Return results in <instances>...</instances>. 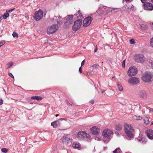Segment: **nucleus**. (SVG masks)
<instances>
[{
	"label": "nucleus",
	"instance_id": "10",
	"mask_svg": "<svg viewBox=\"0 0 153 153\" xmlns=\"http://www.w3.org/2000/svg\"><path fill=\"white\" fill-rule=\"evenodd\" d=\"M140 79L138 78L131 77L128 79V82L132 85H134L140 82Z\"/></svg>",
	"mask_w": 153,
	"mask_h": 153
},
{
	"label": "nucleus",
	"instance_id": "29",
	"mask_svg": "<svg viewBox=\"0 0 153 153\" xmlns=\"http://www.w3.org/2000/svg\"><path fill=\"white\" fill-rule=\"evenodd\" d=\"M8 150V149L5 148H2L1 149V151L4 153H7Z\"/></svg>",
	"mask_w": 153,
	"mask_h": 153
},
{
	"label": "nucleus",
	"instance_id": "5",
	"mask_svg": "<svg viewBox=\"0 0 153 153\" xmlns=\"http://www.w3.org/2000/svg\"><path fill=\"white\" fill-rule=\"evenodd\" d=\"M43 16V12L41 10L35 12L33 16L34 19L37 21L41 20Z\"/></svg>",
	"mask_w": 153,
	"mask_h": 153
},
{
	"label": "nucleus",
	"instance_id": "28",
	"mask_svg": "<svg viewBox=\"0 0 153 153\" xmlns=\"http://www.w3.org/2000/svg\"><path fill=\"white\" fill-rule=\"evenodd\" d=\"M12 35L13 37L15 38H18V34L16 32H13L12 34Z\"/></svg>",
	"mask_w": 153,
	"mask_h": 153
},
{
	"label": "nucleus",
	"instance_id": "35",
	"mask_svg": "<svg viewBox=\"0 0 153 153\" xmlns=\"http://www.w3.org/2000/svg\"><path fill=\"white\" fill-rule=\"evenodd\" d=\"M125 60H124L123 61L122 64V67L123 68H125Z\"/></svg>",
	"mask_w": 153,
	"mask_h": 153
},
{
	"label": "nucleus",
	"instance_id": "16",
	"mask_svg": "<svg viewBox=\"0 0 153 153\" xmlns=\"http://www.w3.org/2000/svg\"><path fill=\"white\" fill-rule=\"evenodd\" d=\"M53 19L56 20V22L57 24L60 25L62 24V20L61 19V17L59 16H54L53 18Z\"/></svg>",
	"mask_w": 153,
	"mask_h": 153
},
{
	"label": "nucleus",
	"instance_id": "24",
	"mask_svg": "<svg viewBox=\"0 0 153 153\" xmlns=\"http://www.w3.org/2000/svg\"><path fill=\"white\" fill-rule=\"evenodd\" d=\"M51 125L52 126L53 128H56L57 126V124L56 121H54L51 123Z\"/></svg>",
	"mask_w": 153,
	"mask_h": 153
},
{
	"label": "nucleus",
	"instance_id": "53",
	"mask_svg": "<svg viewBox=\"0 0 153 153\" xmlns=\"http://www.w3.org/2000/svg\"><path fill=\"white\" fill-rule=\"evenodd\" d=\"M59 115V114H56V117H58Z\"/></svg>",
	"mask_w": 153,
	"mask_h": 153
},
{
	"label": "nucleus",
	"instance_id": "19",
	"mask_svg": "<svg viewBox=\"0 0 153 153\" xmlns=\"http://www.w3.org/2000/svg\"><path fill=\"white\" fill-rule=\"evenodd\" d=\"M70 140V138L67 137H63L62 138V142L65 144L68 143V142Z\"/></svg>",
	"mask_w": 153,
	"mask_h": 153
},
{
	"label": "nucleus",
	"instance_id": "3",
	"mask_svg": "<svg viewBox=\"0 0 153 153\" xmlns=\"http://www.w3.org/2000/svg\"><path fill=\"white\" fill-rule=\"evenodd\" d=\"M137 72V69L135 67L133 66L129 68L127 73L129 76H132L136 75Z\"/></svg>",
	"mask_w": 153,
	"mask_h": 153
},
{
	"label": "nucleus",
	"instance_id": "25",
	"mask_svg": "<svg viewBox=\"0 0 153 153\" xmlns=\"http://www.w3.org/2000/svg\"><path fill=\"white\" fill-rule=\"evenodd\" d=\"M9 13L7 12L6 13H4V15L2 16V17L3 16V19H5L9 16Z\"/></svg>",
	"mask_w": 153,
	"mask_h": 153
},
{
	"label": "nucleus",
	"instance_id": "4",
	"mask_svg": "<svg viewBox=\"0 0 153 153\" xmlns=\"http://www.w3.org/2000/svg\"><path fill=\"white\" fill-rule=\"evenodd\" d=\"M135 62L140 63H143L145 61V58L142 54H138L135 55L134 57Z\"/></svg>",
	"mask_w": 153,
	"mask_h": 153
},
{
	"label": "nucleus",
	"instance_id": "39",
	"mask_svg": "<svg viewBox=\"0 0 153 153\" xmlns=\"http://www.w3.org/2000/svg\"><path fill=\"white\" fill-rule=\"evenodd\" d=\"M146 120H147V121H146L145 120V121L144 122L146 124H147L149 123V121H148V120L147 118L146 119Z\"/></svg>",
	"mask_w": 153,
	"mask_h": 153
},
{
	"label": "nucleus",
	"instance_id": "17",
	"mask_svg": "<svg viewBox=\"0 0 153 153\" xmlns=\"http://www.w3.org/2000/svg\"><path fill=\"white\" fill-rule=\"evenodd\" d=\"M73 147L74 148L80 149L81 147V145L80 144L77 142H74L73 144Z\"/></svg>",
	"mask_w": 153,
	"mask_h": 153
},
{
	"label": "nucleus",
	"instance_id": "48",
	"mask_svg": "<svg viewBox=\"0 0 153 153\" xmlns=\"http://www.w3.org/2000/svg\"><path fill=\"white\" fill-rule=\"evenodd\" d=\"M142 3L145 2L147 0H140Z\"/></svg>",
	"mask_w": 153,
	"mask_h": 153
},
{
	"label": "nucleus",
	"instance_id": "26",
	"mask_svg": "<svg viewBox=\"0 0 153 153\" xmlns=\"http://www.w3.org/2000/svg\"><path fill=\"white\" fill-rule=\"evenodd\" d=\"M117 87L119 91H122L123 90V88L122 86L119 84H117Z\"/></svg>",
	"mask_w": 153,
	"mask_h": 153
},
{
	"label": "nucleus",
	"instance_id": "18",
	"mask_svg": "<svg viewBox=\"0 0 153 153\" xmlns=\"http://www.w3.org/2000/svg\"><path fill=\"white\" fill-rule=\"evenodd\" d=\"M31 99L32 100L36 99L37 100H40L42 99V98L40 96H34L31 97Z\"/></svg>",
	"mask_w": 153,
	"mask_h": 153
},
{
	"label": "nucleus",
	"instance_id": "32",
	"mask_svg": "<svg viewBox=\"0 0 153 153\" xmlns=\"http://www.w3.org/2000/svg\"><path fill=\"white\" fill-rule=\"evenodd\" d=\"M129 41L130 44H134L135 43V42L133 39H131Z\"/></svg>",
	"mask_w": 153,
	"mask_h": 153
},
{
	"label": "nucleus",
	"instance_id": "51",
	"mask_svg": "<svg viewBox=\"0 0 153 153\" xmlns=\"http://www.w3.org/2000/svg\"><path fill=\"white\" fill-rule=\"evenodd\" d=\"M97 47H96V48H95V50H94V52H96L97 51Z\"/></svg>",
	"mask_w": 153,
	"mask_h": 153
},
{
	"label": "nucleus",
	"instance_id": "37",
	"mask_svg": "<svg viewBox=\"0 0 153 153\" xmlns=\"http://www.w3.org/2000/svg\"><path fill=\"white\" fill-rule=\"evenodd\" d=\"M98 66L99 65H98L94 64L91 66V68L92 67L93 68H97V67H98Z\"/></svg>",
	"mask_w": 153,
	"mask_h": 153
},
{
	"label": "nucleus",
	"instance_id": "44",
	"mask_svg": "<svg viewBox=\"0 0 153 153\" xmlns=\"http://www.w3.org/2000/svg\"><path fill=\"white\" fill-rule=\"evenodd\" d=\"M89 102L90 103L93 104L94 103V101L93 100H90Z\"/></svg>",
	"mask_w": 153,
	"mask_h": 153
},
{
	"label": "nucleus",
	"instance_id": "43",
	"mask_svg": "<svg viewBox=\"0 0 153 153\" xmlns=\"http://www.w3.org/2000/svg\"><path fill=\"white\" fill-rule=\"evenodd\" d=\"M143 139H143V138L141 140L142 141V143H145L147 142V140H146V141H145L144 140H143Z\"/></svg>",
	"mask_w": 153,
	"mask_h": 153
},
{
	"label": "nucleus",
	"instance_id": "33",
	"mask_svg": "<svg viewBox=\"0 0 153 153\" xmlns=\"http://www.w3.org/2000/svg\"><path fill=\"white\" fill-rule=\"evenodd\" d=\"M150 45L153 47V37L150 40Z\"/></svg>",
	"mask_w": 153,
	"mask_h": 153
},
{
	"label": "nucleus",
	"instance_id": "2",
	"mask_svg": "<svg viewBox=\"0 0 153 153\" xmlns=\"http://www.w3.org/2000/svg\"><path fill=\"white\" fill-rule=\"evenodd\" d=\"M112 133V131L110 129H106L104 130L102 134L103 140L106 143L108 142L111 139V135Z\"/></svg>",
	"mask_w": 153,
	"mask_h": 153
},
{
	"label": "nucleus",
	"instance_id": "23",
	"mask_svg": "<svg viewBox=\"0 0 153 153\" xmlns=\"http://www.w3.org/2000/svg\"><path fill=\"white\" fill-rule=\"evenodd\" d=\"M13 65V63L12 62H10L7 64L6 65V68L7 69L11 67Z\"/></svg>",
	"mask_w": 153,
	"mask_h": 153
},
{
	"label": "nucleus",
	"instance_id": "8",
	"mask_svg": "<svg viewBox=\"0 0 153 153\" xmlns=\"http://www.w3.org/2000/svg\"><path fill=\"white\" fill-rule=\"evenodd\" d=\"M73 16L69 15L66 19L65 21L64 22V26L66 27H69L70 25H71L73 22Z\"/></svg>",
	"mask_w": 153,
	"mask_h": 153
},
{
	"label": "nucleus",
	"instance_id": "40",
	"mask_svg": "<svg viewBox=\"0 0 153 153\" xmlns=\"http://www.w3.org/2000/svg\"><path fill=\"white\" fill-rule=\"evenodd\" d=\"M150 63L151 64L152 68H153V60L151 62H150Z\"/></svg>",
	"mask_w": 153,
	"mask_h": 153
},
{
	"label": "nucleus",
	"instance_id": "52",
	"mask_svg": "<svg viewBox=\"0 0 153 153\" xmlns=\"http://www.w3.org/2000/svg\"><path fill=\"white\" fill-rule=\"evenodd\" d=\"M151 25L152 29H153V22H152V23H151Z\"/></svg>",
	"mask_w": 153,
	"mask_h": 153
},
{
	"label": "nucleus",
	"instance_id": "46",
	"mask_svg": "<svg viewBox=\"0 0 153 153\" xmlns=\"http://www.w3.org/2000/svg\"><path fill=\"white\" fill-rule=\"evenodd\" d=\"M2 15L1 14H0V22L1 21L2 19Z\"/></svg>",
	"mask_w": 153,
	"mask_h": 153
},
{
	"label": "nucleus",
	"instance_id": "11",
	"mask_svg": "<svg viewBox=\"0 0 153 153\" xmlns=\"http://www.w3.org/2000/svg\"><path fill=\"white\" fill-rule=\"evenodd\" d=\"M92 19V18L90 16L88 17L85 18L83 21V26L84 27H86L90 25Z\"/></svg>",
	"mask_w": 153,
	"mask_h": 153
},
{
	"label": "nucleus",
	"instance_id": "47",
	"mask_svg": "<svg viewBox=\"0 0 153 153\" xmlns=\"http://www.w3.org/2000/svg\"><path fill=\"white\" fill-rule=\"evenodd\" d=\"M60 120H65V121H67V119H65L63 118H61Z\"/></svg>",
	"mask_w": 153,
	"mask_h": 153
},
{
	"label": "nucleus",
	"instance_id": "30",
	"mask_svg": "<svg viewBox=\"0 0 153 153\" xmlns=\"http://www.w3.org/2000/svg\"><path fill=\"white\" fill-rule=\"evenodd\" d=\"M120 151V150L119 148H117L113 151V153H119Z\"/></svg>",
	"mask_w": 153,
	"mask_h": 153
},
{
	"label": "nucleus",
	"instance_id": "54",
	"mask_svg": "<svg viewBox=\"0 0 153 153\" xmlns=\"http://www.w3.org/2000/svg\"><path fill=\"white\" fill-rule=\"evenodd\" d=\"M152 124H153V121H152V123H151V125H152Z\"/></svg>",
	"mask_w": 153,
	"mask_h": 153
},
{
	"label": "nucleus",
	"instance_id": "45",
	"mask_svg": "<svg viewBox=\"0 0 153 153\" xmlns=\"http://www.w3.org/2000/svg\"><path fill=\"white\" fill-rule=\"evenodd\" d=\"M3 101L2 100L0 99V105H1L3 102Z\"/></svg>",
	"mask_w": 153,
	"mask_h": 153
},
{
	"label": "nucleus",
	"instance_id": "14",
	"mask_svg": "<svg viewBox=\"0 0 153 153\" xmlns=\"http://www.w3.org/2000/svg\"><path fill=\"white\" fill-rule=\"evenodd\" d=\"M91 133L94 135L97 134L100 131V129L99 128L96 126H94L91 128Z\"/></svg>",
	"mask_w": 153,
	"mask_h": 153
},
{
	"label": "nucleus",
	"instance_id": "15",
	"mask_svg": "<svg viewBox=\"0 0 153 153\" xmlns=\"http://www.w3.org/2000/svg\"><path fill=\"white\" fill-rule=\"evenodd\" d=\"M146 133L147 136L149 139H153V130L149 129L146 131Z\"/></svg>",
	"mask_w": 153,
	"mask_h": 153
},
{
	"label": "nucleus",
	"instance_id": "6",
	"mask_svg": "<svg viewBox=\"0 0 153 153\" xmlns=\"http://www.w3.org/2000/svg\"><path fill=\"white\" fill-rule=\"evenodd\" d=\"M58 26L54 25L48 27L47 29V33L48 34H50L54 33L58 29Z\"/></svg>",
	"mask_w": 153,
	"mask_h": 153
},
{
	"label": "nucleus",
	"instance_id": "7",
	"mask_svg": "<svg viewBox=\"0 0 153 153\" xmlns=\"http://www.w3.org/2000/svg\"><path fill=\"white\" fill-rule=\"evenodd\" d=\"M153 77V75L150 73H146L142 76V78L144 81L149 82L152 80Z\"/></svg>",
	"mask_w": 153,
	"mask_h": 153
},
{
	"label": "nucleus",
	"instance_id": "13",
	"mask_svg": "<svg viewBox=\"0 0 153 153\" xmlns=\"http://www.w3.org/2000/svg\"><path fill=\"white\" fill-rule=\"evenodd\" d=\"M87 134L86 132L84 131H80L78 132L76 136L77 137L80 138H85V137H87Z\"/></svg>",
	"mask_w": 153,
	"mask_h": 153
},
{
	"label": "nucleus",
	"instance_id": "36",
	"mask_svg": "<svg viewBox=\"0 0 153 153\" xmlns=\"http://www.w3.org/2000/svg\"><path fill=\"white\" fill-rule=\"evenodd\" d=\"M15 8H13L11 10H9L8 11H7L6 12H7L8 13H11V12H12L13 11V10H15Z\"/></svg>",
	"mask_w": 153,
	"mask_h": 153
},
{
	"label": "nucleus",
	"instance_id": "20",
	"mask_svg": "<svg viewBox=\"0 0 153 153\" xmlns=\"http://www.w3.org/2000/svg\"><path fill=\"white\" fill-rule=\"evenodd\" d=\"M139 95L140 97L142 98L146 96V94L145 92L142 91L139 92Z\"/></svg>",
	"mask_w": 153,
	"mask_h": 153
},
{
	"label": "nucleus",
	"instance_id": "1",
	"mask_svg": "<svg viewBox=\"0 0 153 153\" xmlns=\"http://www.w3.org/2000/svg\"><path fill=\"white\" fill-rule=\"evenodd\" d=\"M124 129L127 136L128 139H130L133 138L135 132L134 129L131 125L125 124L124 125Z\"/></svg>",
	"mask_w": 153,
	"mask_h": 153
},
{
	"label": "nucleus",
	"instance_id": "21",
	"mask_svg": "<svg viewBox=\"0 0 153 153\" xmlns=\"http://www.w3.org/2000/svg\"><path fill=\"white\" fill-rule=\"evenodd\" d=\"M80 10L78 11L77 12L74 14L75 16H76L78 18H81V17H82V14L80 13Z\"/></svg>",
	"mask_w": 153,
	"mask_h": 153
},
{
	"label": "nucleus",
	"instance_id": "12",
	"mask_svg": "<svg viewBox=\"0 0 153 153\" xmlns=\"http://www.w3.org/2000/svg\"><path fill=\"white\" fill-rule=\"evenodd\" d=\"M143 6L146 10L151 11L153 10V5L150 2H145L143 4Z\"/></svg>",
	"mask_w": 153,
	"mask_h": 153
},
{
	"label": "nucleus",
	"instance_id": "31",
	"mask_svg": "<svg viewBox=\"0 0 153 153\" xmlns=\"http://www.w3.org/2000/svg\"><path fill=\"white\" fill-rule=\"evenodd\" d=\"M5 42L4 40L1 41L0 42V47L5 44Z\"/></svg>",
	"mask_w": 153,
	"mask_h": 153
},
{
	"label": "nucleus",
	"instance_id": "49",
	"mask_svg": "<svg viewBox=\"0 0 153 153\" xmlns=\"http://www.w3.org/2000/svg\"><path fill=\"white\" fill-rule=\"evenodd\" d=\"M152 112H153V108L152 109V110H150L149 111V113H151Z\"/></svg>",
	"mask_w": 153,
	"mask_h": 153
},
{
	"label": "nucleus",
	"instance_id": "50",
	"mask_svg": "<svg viewBox=\"0 0 153 153\" xmlns=\"http://www.w3.org/2000/svg\"><path fill=\"white\" fill-rule=\"evenodd\" d=\"M126 1H128L129 2H131V1L132 0H125Z\"/></svg>",
	"mask_w": 153,
	"mask_h": 153
},
{
	"label": "nucleus",
	"instance_id": "27",
	"mask_svg": "<svg viewBox=\"0 0 153 153\" xmlns=\"http://www.w3.org/2000/svg\"><path fill=\"white\" fill-rule=\"evenodd\" d=\"M133 119H135L136 120H140L142 119V117L140 116L137 117L136 116H134L133 117Z\"/></svg>",
	"mask_w": 153,
	"mask_h": 153
},
{
	"label": "nucleus",
	"instance_id": "22",
	"mask_svg": "<svg viewBox=\"0 0 153 153\" xmlns=\"http://www.w3.org/2000/svg\"><path fill=\"white\" fill-rule=\"evenodd\" d=\"M115 128L117 130L120 131L122 129V126L121 125L118 124L116 125Z\"/></svg>",
	"mask_w": 153,
	"mask_h": 153
},
{
	"label": "nucleus",
	"instance_id": "34",
	"mask_svg": "<svg viewBox=\"0 0 153 153\" xmlns=\"http://www.w3.org/2000/svg\"><path fill=\"white\" fill-rule=\"evenodd\" d=\"M66 102L68 105L69 106H72V105L71 104H70L68 100H66Z\"/></svg>",
	"mask_w": 153,
	"mask_h": 153
},
{
	"label": "nucleus",
	"instance_id": "42",
	"mask_svg": "<svg viewBox=\"0 0 153 153\" xmlns=\"http://www.w3.org/2000/svg\"><path fill=\"white\" fill-rule=\"evenodd\" d=\"M85 60H83V61L82 62V63H81V66H83L84 65V64H85Z\"/></svg>",
	"mask_w": 153,
	"mask_h": 153
},
{
	"label": "nucleus",
	"instance_id": "41",
	"mask_svg": "<svg viewBox=\"0 0 153 153\" xmlns=\"http://www.w3.org/2000/svg\"><path fill=\"white\" fill-rule=\"evenodd\" d=\"M79 72L81 73H82V67H79Z\"/></svg>",
	"mask_w": 153,
	"mask_h": 153
},
{
	"label": "nucleus",
	"instance_id": "9",
	"mask_svg": "<svg viewBox=\"0 0 153 153\" xmlns=\"http://www.w3.org/2000/svg\"><path fill=\"white\" fill-rule=\"evenodd\" d=\"M82 23V21L81 19H78L75 21L72 27L73 30L75 31L78 30L80 28Z\"/></svg>",
	"mask_w": 153,
	"mask_h": 153
},
{
	"label": "nucleus",
	"instance_id": "38",
	"mask_svg": "<svg viewBox=\"0 0 153 153\" xmlns=\"http://www.w3.org/2000/svg\"><path fill=\"white\" fill-rule=\"evenodd\" d=\"M8 75H9L11 77L13 78L14 79V77L13 76V74H12V73H8Z\"/></svg>",
	"mask_w": 153,
	"mask_h": 153
}]
</instances>
